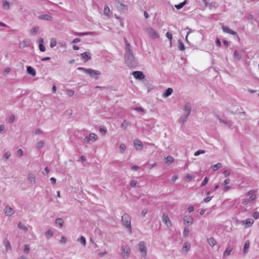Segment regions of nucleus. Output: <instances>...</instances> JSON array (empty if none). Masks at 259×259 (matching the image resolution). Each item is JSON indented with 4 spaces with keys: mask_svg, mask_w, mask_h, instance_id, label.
I'll use <instances>...</instances> for the list:
<instances>
[{
    "mask_svg": "<svg viewBox=\"0 0 259 259\" xmlns=\"http://www.w3.org/2000/svg\"><path fill=\"white\" fill-rule=\"evenodd\" d=\"M121 221L122 223V224L126 228H127L130 232H132V228H131V219L130 215L127 213H124L121 218Z\"/></svg>",
    "mask_w": 259,
    "mask_h": 259,
    "instance_id": "f257e3e1",
    "label": "nucleus"
},
{
    "mask_svg": "<svg viewBox=\"0 0 259 259\" xmlns=\"http://www.w3.org/2000/svg\"><path fill=\"white\" fill-rule=\"evenodd\" d=\"M145 31L149 36L152 38H157L159 37V34L151 27H148L145 29Z\"/></svg>",
    "mask_w": 259,
    "mask_h": 259,
    "instance_id": "f03ea898",
    "label": "nucleus"
},
{
    "mask_svg": "<svg viewBox=\"0 0 259 259\" xmlns=\"http://www.w3.org/2000/svg\"><path fill=\"white\" fill-rule=\"evenodd\" d=\"M78 69L83 71L85 73L89 74L93 77L95 75H98L100 74L99 71L93 70L92 69H85L83 67H78Z\"/></svg>",
    "mask_w": 259,
    "mask_h": 259,
    "instance_id": "7ed1b4c3",
    "label": "nucleus"
},
{
    "mask_svg": "<svg viewBox=\"0 0 259 259\" xmlns=\"http://www.w3.org/2000/svg\"><path fill=\"white\" fill-rule=\"evenodd\" d=\"M138 247L140 252L144 256L147 255V248L144 241H140L138 244Z\"/></svg>",
    "mask_w": 259,
    "mask_h": 259,
    "instance_id": "20e7f679",
    "label": "nucleus"
},
{
    "mask_svg": "<svg viewBox=\"0 0 259 259\" xmlns=\"http://www.w3.org/2000/svg\"><path fill=\"white\" fill-rule=\"evenodd\" d=\"M222 29L225 32L229 33V34L233 35H235L237 37L238 39H239V37L237 32L233 31L231 29L229 28L228 27L223 25Z\"/></svg>",
    "mask_w": 259,
    "mask_h": 259,
    "instance_id": "39448f33",
    "label": "nucleus"
},
{
    "mask_svg": "<svg viewBox=\"0 0 259 259\" xmlns=\"http://www.w3.org/2000/svg\"><path fill=\"white\" fill-rule=\"evenodd\" d=\"M98 139L97 135L95 133H91L90 134L89 136L86 137L84 140L87 141V142H90L91 140H93L94 141H96Z\"/></svg>",
    "mask_w": 259,
    "mask_h": 259,
    "instance_id": "423d86ee",
    "label": "nucleus"
},
{
    "mask_svg": "<svg viewBox=\"0 0 259 259\" xmlns=\"http://www.w3.org/2000/svg\"><path fill=\"white\" fill-rule=\"evenodd\" d=\"M133 75L135 78L138 79H144L145 77L144 74L141 71H134L133 72Z\"/></svg>",
    "mask_w": 259,
    "mask_h": 259,
    "instance_id": "0eeeda50",
    "label": "nucleus"
},
{
    "mask_svg": "<svg viewBox=\"0 0 259 259\" xmlns=\"http://www.w3.org/2000/svg\"><path fill=\"white\" fill-rule=\"evenodd\" d=\"M81 56L84 62H87L91 59V54L89 52L82 53Z\"/></svg>",
    "mask_w": 259,
    "mask_h": 259,
    "instance_id": "6e6552de",
    "label": "nucleus"
},
{
    "mask_svg": "<svg viewBox=\"0 0 259 259\" xmlns=\"http://www.w3.org/2000/svg\"><path fill=\"white\" fill-rule=\"evenodd\" d=\"M162 221L167 226H171V222L167 215L163 214L162 217Z\"/></svg>",
    "mask_w": 259,
    "mask_h": 259,
    "instance_id": "1a4fd4ad",
    "label": "nucleus"
},
{
    "mask_svg": "<svg viewBox=\"0 0 259 259\" xmlns=\"http://www.w3.org/2000/svg\"><path fill=\"white\" fill-rule=\"evenodd\" d=\"M254 223L252 219H247L242 222V224L245 226L246 227H250Z\"/></svg>",
    "mask_w": 259,
    "mask_h": 259,
    "instance_id": "9d476101",
    "label": "nucleus"
},
{
    "mask_svg": "<svg viewBox=\"0 0 259 259\" xmlns=\"http://www.w3.org/2000/svg\"><path fill=\"white\" fill-rule=\"evenodd\" d=\"M130 252H131V249L128 246H126V245L122 246V254H123V255H124L125 256H128V255H130Z\"/></svg>",
    "mask_w": 259,
    "mask_h": 259,
    "instance_id": "9b49d317",
    "label": "nucleus"
},
{
    "mask_svg": "<svg viewBox=\"0 0 259 259\" xmlns=\"http://www.w3.org/2000/svg\"><path fill=\"white\" fill-rule=\"evenodd\" d=\"M184 110L186 112L185 119L187 118L191 110V107L190 104H187L184 107Z\"/></svg>",
    "mask_w": 259,
    "mask_h": 259,
    "instance_id": "f8f14e48",
    "label": "nucleus"
},
{
    "mask_svg": "<svg viewBox=\"0 0 259 259\" xmlns=\"http://www.w3.org/2000/svg\"><path fill=\"white\" fill-rule=\"evenodd\" d=\"M183 220L184 222L187 224H192L193 223V219L190 215H185Z\"/></svg>",
    "mask_w": 259,
    "mask_h": 259,
    "instance_id": "ddd939ff",
    "label": "nucleus"
},
{
    "mask_svg": "<svg viewBox=\"0 0 259 259\" xmlns=\"http://www.w3.org/2000/svg\"><path fill=\"white\" fill-rule=\"evenodd\" d=\"M134 145L136 149H138L139 148L141 150L143 149V144L139 140L136 139L134 141Z\"/></svg>",
    "mask_w": 259,
    "mask_h": 259,
    "instance_id": "4468645a",
    "label": "nucleus"
},
{
    "mask_svg": "<svg viewBox=\"0 0 259 259\" xmlns=\"http://www.w3.org/2000/svg\"><path fill=\"white\" fill-rule=\"evenodd\" d=\"M254 192L255 191L254 190H251L247 193V196L250 195V197L248 198L250 201H252L255 199L256 195L253 194Z\"/></svg>",
    "mask_w": 259,
    "mask_h": 259,
    "instance_id": "2eb2a0df",
    "label": "nucleus"
},
{
    "mask_svg": "<svg viewBox=\"0 0 259 259\" xmlns=\"http://www.w3.org/2000/svg\"><path fill=\"white\" fill-rule=\"evenodd\" d=\"M30 45V41L28 39H25L20 42V46L23 48L29 47Z\"/></svg>",
    "mask_w": 259,
    "mask_h": 259,
    "instance_id": "dca6fc26",
    "label": "nucleus"
},
{
    "mask_svg": "<svg viewBox=\"0 0 259 259\" xmlns=\"http://www.w3.org/2000/svg\"><path fill=\"white\" fill-rule=\"evenodd\" d=\"M27 71L28 73L32 75L33 76H35L36 74V72H35V69L31 66L27 67Z\"/></svg>",
    "mask_w": 259,
    "mask_h": 259,
    "instance_id": "f3484780",
    "label": "nucleus"
},
{
    "mask_svg": "<svg viewBox=\"0 0 259 259\" xmlns=\"http://www.w3.org/2000/svg\"><path fill=\"white\" fill-rule=\"evenodd\" d=\"M39 19H44L47 20H51L53 19V17L49 15H42L39 16Z\"/></svg>",
    "mask_w": 259,
    "mask_h": 259,
    "instance_id": "a211bd4d",
    "label": "nucleus"
},
{
    "mask_svg": "<svg viewBox=\"0 0 259 259\" xmlns=\"http://www.w3.org/2000/svg\"><path fill=\"white\" fill-rule=\"evenodd\" d=\"M5 212L8 215H11L14 213V211L12 208L7 206L5 208Z\"/></svg>",
    "mask_w": 259,
    "mask_h": 259,
    "instance_id": "6ab92c4d",
    "label": "nucleus"
},
{
    "mask_svg": "<svg viewBox=\"0 0 259 259\" xmlns=\"http://www.w3.org/2000/svg\"><path fill=\"white\" fill-rule=\"evenodd\" d=\"M117 8L120 10H126L127 7L124 4L121 3L119 2H117Z\"/></svg>",
    "mask_w": 259,
    "mask_h": 259,
    "instance_id": "aec40b11",
    "label": "nucleus"
},
{
    "mask_svg": "<svg viewBox=\"0 0 259 259\" xmlns=\"http://www.w3.org/2000/svg\"><path fill=\"white\" fill-rule=\"evenodd\" d=\"M250 242L249 240H247L244 244L243 247V251L244 253H246L248 251V248L249 247Z\"/></svg>",
    "mask_w": 259,
    "mask_h": 259,
    "instance_id": "412c9836",
    "label": "nucleus"
},
{
    "mask_svg": "<svg viewBox=\"0 0 259 259\" xmlns=\"http://www.w3.org/2000/svg\"><path fill=\"white\" fill-rule=\"evenodd\" d=\"M190 248V244L188 242H185L184 244L182 250L185 252H187Z\"/></svg>",
    "mask_w": 259,
    "mask_h": 259,
    "instance_id": "4be33fe9",
    "label": "nucleus"
},
{
    "mask_svg": "<svg viewBox=\"0 0 259 259\" xmlns=\"http://www.w3.org/2000/svg\"><path fill=\"white\" fill-rule=\"evenodd\" d=\"M3 6L5 9H9L10 7V4L7 0H3Z\"/></svg>",
    "mask_w": 259,
    "mask_h": 259,
    "instance_id": "5701e85b",
    "label": "nucleus"
},
{
    "mask_svg": "<svg viewBox=\"0 0 259 259\" xmlns=\"http://www.w3.org/2000/svg\"><path fill=\"white\" fill-rule=\"evenodd\" d=\"M208 242L211 246H214L217 243V241L213 238H210L208 239Z\"/></svg>",
    "mask_w": 259,
    "mask_h": 259,
    "instance_id": "b1692460",
    "label": "nucleus"
},
{
    "mask_svg": "<svg viewBox=\"0 0 259 259\" xmlns=\"http://www.w3.org/2000/svg\"><path fill=\"white\" fill-rule=\"evenodd\" d=\"M18 228L22 230L23 231L26 232L28 230L27 228L23 224H22L21 222H20L18 225Z\"/></svg>",
    "mask_w": 259,
    "mask_h": 259,
    "instance_id": "393cba45",
    "label": "nucleus"
},
{
    "mask_svg": "<svg viewBox=\"0 0 259 259\" xmlns=\"http://www.w3.org/2000/svg\"><path fill=\"white\" fill-rule=\"evenodd\" d=\"M165 162L168 164H171L174 161V158L170 156H168L165 158Z\"/></svg>",
    "mask_w": 259,
    "mask_h": 259,
    "instance_id": "a878e982",
    "label": "nucleus"
},
{
    "mask_svg": "<svg viewBox=\"0 0 259 259\" xmlns=\"http://www.w3.org/2000/svg\"><path fill=\"white\" fill-rule=\"evenodd\" d=\"M172 93V89L171 88H168L166 92L164 93L163 96L164 97H168V96L170 95Z\"/></svg>",
    "mask_w": 259,
    "mask_h": 259,
    "instance_id": "bb28decb",
    "label": "nucleus"
},
{
    "mask_svg": "<svg viewBox=\"0 0 259 259\" xmlns=\"http://www.w3.org/2000/svg\"><path fill=\"white\" fill-rule=\"evenodd\" d=\"M28 180L30 182L35 183V176L32 174H29L28 175Z\"/></svg>",
    "mask_w": 259,
    "mask_h": 259,
    "instance_id": "cd10ccee",
    "label": "nucleus"
},
{
    "mask_svg": "<svg viewBox=\"0 0 259 259\" xmlns=\"http://www.w3.org/2000/svg\"><path fill=\"white\" fill-rule=\"evenodd\" d=\"M110 10L109 8L107 6H105L104 9V13L107 16H109Z\"/></svg>",
    "mask_w": 259,
    "mask_h": 259,
    "instance_id": "c85d7f7f",
    "label": "nucleus"
},
{
    "mask_svg": "<svg viewBox=\"0 0 259 259\" xmlns=\"http://www.w3.org/2000/svg\"><path fill=\"white\" fill-rule=\"evenodd\" d=\"M222 167V164L220 163H218L217 164H214L212 166V168L214 170H217L220 168Z\"/></svg>",
    "mask_w": 259,
    "mask_h": 259,
    "instance_id": "c756f323",
    "label": "nucleus"
},
{
    "mask_svg": "<svg viewBox=\"0 0 259 259\" xmlns=\"http://www.w3.org/2000/svg\"><path fill=\"white\" fill-rule=\"evenodd\" d=\"M56 223L59 225L60 227H62L63 225V220L61 218H58L56 221Z\"/></svg>",
    "mask_w": 259,
    "mask_h": 259,
    "instance_id": "7c9ffc66",
    "label": "nucleus"
},
{
    "mask_svg": "<svg viewBox=\"0 0 259 259\" xmlns=\"http://www.w3.org/2000/svg\"><path fill=\"white\" fill-rule=\"evenodd\" d=\"M186 1H184L181 3H180V4L179 5H175V7L178 9V10H179V9H181V8H182L184 5L186 4Z\"/></svg>",
    "mask_w": 259,
    "mask_h": 259,
    "instance_id": "2f4dec72",
    "label": "nucleus"
},
{
    "mask_svg": "<svg viewBox=\"0 0 259 259\" xmlns=\"http://www.w3.org/2000/svg\"><path fill=\"white\" fill-rule=\"evenodd\" d=\"M193 178V175L191 174H188L185 177V180L188 181H190L192 180V179Z\"/></svg>",
    "mask_w": 259,
    "mask_h": 259,
    "instance_id": "473e14b6",
    "label": "nucleus"
},
{
    "mask_svg": "<svg viewBox=\"0 0 259 259\" xmlns=\"http://www.w3.org/2000/svg\"><path fill=\"white\" fill-rule=\"evenodd\" d=\"M232 250V248H227L224 253V256H227V255H230Z\"/></svg>",
    "mask_w": 259,
    "mask_h": 259,
    "instance_id": "72a5a7b5",
    "label": "nucleus"
},
{
    "mask_svg": "<svg viewBox=\"0 0 259 259\" xmlns=\"http://www.w3.org/2000/svg\"><path fill=\"white\" fill-rule=\"evenodd\" d=\"M56 46V40L54 38H52L51 40L50 46L51 48H53Z\"/></svg>",
    "mask_w": 259,
    "mask_h": 259,
    "instance_id": "f704fd0d",
    "label": "nucleus"
},
{
    "mask_svg": "<svg viewBox=\"0 0 259 259\" xmlns=\"http://www.w3.org/2000/svg\"><path fill=\"white\" fill-rule=\"evenodd\" d=\"M7 250L11 249V245L9 241H5L4 242Z\"/></svg>",
    "mask_w": 259,
    "mask_h": 259,
    "instance_id": "c9c22d12",
    "label": "nucleus"
},
{
    "mask_svg": "<svg viewBox=\"0 0 259 259\" xmlns=\"http://www.w3.org/2000/svg\"><path fill=\"white\" fill-rule=\"evenodd\" d=\"M125 44H126V50H128L129 51H131L130 49V44L127 41V39L126 38H124Z\"/></svg>",
    "mask_w": 259,
    "mask_h": 259,
    "instance_id": "e433bc0d",
    "label": "nucleus"
},
{
    "mask_svg": "<svg viewBox=\"0 0 259 259\" xmlns=\"http://www.w3.org/2000/svg\"><path fill=\"white\" fill-rule=\"evenodd\" d=\"M79 241L81 243H82L84 246L86 244V239L84 237L81 236L79 239Z\"/></svg>",
    "mask_w": 259,
    "mask_h": 259,
    "instance_id": "4c0bfd02",
    "label": "nucleus"
},
{
    "mask_svg": "<svg viewBox=\"0 0 259 259\" xmlns=\"http://www.w3.org/2000/svg\"><path fill=\"white\" fill-rule=\"evenodd\" d=\"M38 27H35L33 28L31 30L30 32H31V33L32 34H36V33H37V32H38Z\"/></svg>",
    "mask_w": 259,
    "mask_h": 259,
    "instance_id": "58836bf2",
    "label": "nucleus"
},
{
    "mask_svg": "<svg viewBox=\"0 0 259 259\" xmlns=\"http://www.w3.org/2000/svg\"><path fill=\"white\" fill-rule=\"evenodd\" d=\"M119 149L121 152H123L126 149V146L124 144H121L119 146Z\"/></svg>",
    "mask_w": 259,
    "mask_h": 259,
    "instance_id": "ea45409f",
    "label": "nucleus"
},
{
    "mask_svg": "<svg viewBox=\"0 0 259 259\" xmlns=\"http://www.w3.org/2000/svg\"><path fill=\"white\" fill-rule=\"evenodd\" d=\"M189 233V228H185L184 229V232H183V234H184V236L185 237H186L188 236V234Z\"/></svg>",
    "mask_w": 259,
    "mask_h": 259,
    "instance_id": "a19ab883",
    "label": "nucleus"
},
{
    "mask_svg": "<svg viewBox=\"0 0 259 259\" xmlns=\"http://www.w3.org/2000/svg\"><path fill=\"white\" fill-rule=\"evenodd\" d=\"M205 153V151L202 150H198V151H197L195 152L194 155L195 156H198V155H199L200 154H203V153Z\"/></svg>",
    "mask_w": 259,
    "mask_h": 259,
    "instance_id": "79ce46f5",
    "label": "nucleus"
},
{
    "mask_svg": "<svg viewBox=\"0 0 259 259\" xmlns=\"http://www.w3.org/2000/svg\"><path fill=\"white\" fill-rule=\"evenodd\" d=\"M166 36L167 37V38L170 40V41H171L172 38V34L169 33V32H167L166 34Z\"/></svg>",
    "mask_w": 259,
    "mask_h": 259,
    "instance_id": "37998d69",
    "label": "nucleus"
},
{
    "mask_svg": "<svg viewBox=\"0 0 259 259\" xmlns=\"http://www.w3.org/2000/svg\"><path fill=\"white\" fill-rule=\"evenodd\" d=\"M39 48L41 52H45L46 51V48L43 44H39Z\"/></svg>",
    "mask_w": 259,
    "mask_h": 259,
    "instance_id": "c03bdc74",
    "label": "nucleus"
},
{
    "mask_svg": "<svg viewBox=\"0 0 259 259\" xmlns=\"http://www.w3.org/2000/svg\"><path fill=\"white\" fill-rule=\"evenodd\" d=\"M74 91L71 90H69L67 91V94L69 97L72 96L74 95Z\"/></svg>",
    "mask_w": 259,
    "mask_h": 259,
    "instance_id": "a18cd8bd",
    "label": "nucleus"
},
{
    "mask_svg": "<svg viewBox=\"0 0 259 259\" xmlns=\"http://www.w3.org/2000/svg\"><path fill=\"white\" fill-rule=\"evenodd\" d=\"M30 250V247L29 245H25L24 246V252L28 253Z\"/></svg>",
    "mask_w": 259,
    "mask_h": 259,
    "instance_id": "49530a36",
    "label": "nucleus"
},
{
    "mask_svg": "<svg viewBox=\"0 0 259 259\" xmlns=\"http://www.w3.org/2000/svg\"><path fill=\"white\" fill-rule=\"evenodd\" d=\"M234 57L235 58L237 59H240L241 57L239 55L238 52H237V51H235V52H234Z\"/></svg>",
    "mask_w": 259,
    "mask_h": 259,
    "instance_id": "de8ad7c7",
    "label": "nucleus"
},
{
    "mask_svg": "<svg viewBox=\"0 0 259 259\" xmlns=\"http://www.w3.org/2000/svg\"><path fill=\"white\" fill-rule=\"evenodd\" d=\"M66 240H67L66 238L65 237L62 236L61 237L60 242L62 244H65L66 242Z\"/></svg>",
    "mask_w": 259,
    "mask_h": 259,
    "instance_id": "09e8293b",
    "label": "nucleus"
},
{
    "mask_svg": "<svg viewBox=\"0 0 259 259\" xmlns=\"http://www.w3.org/2000/svg\"><path fill=\"white\" fill-rule=\"evenodd\" d=\"M137 181L136 180H132L130 183V185L132 187H135L137 185Z\"/></svg>",
    "mask_w": 259,
    "mask_h": 259,
    "instance_id": "8fccbe9b",
    "label": "nucleus"
},
{
    "mask_svg": "<svg viewBox=\"0 0 259 259\" xmlns=\"http://www.w3.org/2000/svg\"><path fill=\"white\" fill-rule=\"evenodd\" d=\"M148 212V209L147 208H144L141 212V214L142 216L144 217Z\"/></svg>",
    "mask_w": 259,
    "mask_h": 259,
    "instance_id": "3c124183",
    "label": "nucleus"
},
{
    "mask_svg": "<svg viewBox=\"0 0 259 259\" xmlns=\"http://www.w3.org/2000/svg\"><path fill=\"white\" fill-rule=\"evenodd\" d=\"M208 178L207 177L205 178L201 184V186H204L205 185H206L207 184V183L208 182Z\"/></svg>",
    "mask_w": 259,
    "mask_h": 259,
    "instance_id": "603ef678",
    "label": "nucleus"
},
{
    "mask_svg": "<svg viewBox=\"0 0 259 259\" xmlns=\"http://www.w3.org/2000/svg\"><path fill=\"white\" fill-rule=\"evenodd\" d=\"M90 33L89 32H85V33H75V34L76 35H79V36H83V35H88L89 34H90Z\"/></svg>",
    "mask_w": 259,
    "mask_h": 259,
    "instance_id": "864d4df0",
    "label": "nucleus"
},
{
    "mask_svg": "<svg viewBox=\"0 0 259 259\" xmlns=\"http://www.w3.org/2000/svg\"><path fill=\"white\" fill-rule=\"evenodd\" d=\"M23 152L22 151V150L21 149H19L17 151V154L19 156H21L22 155H23Z\"/></svg>",
    "mask_w": 259,
    "mask_h": 259,
    "instance_id": "5fc2aeb1",
    "label": "nucleus"
},
{
    "mask_svg": "<svg viewBox=\"0 0 259 259\" xmlns=\"http://www.w3.org/2000/svg\"><path fill=\"white\" fill-rule=\"evenodd\" d=\"M44 142L40 141V142H39L38 143V144L37 145V148H38V149L41 148L44 146Z\"/></svg>",
    "mask_w": 259,
    "mask_h": 259,
    "instance_id": "6e6d98bb",
    "label": "nucleus"
},
{
    "mask_svg": "<svg viewBox=\"0 0 259 259\" xmlns=\"http://www.w3.org/2000/svg\"><path fill=\"white\" fill-rule=\"evenodd\" d=\"M53 233L52 231L49 230L46 232V235L49 237H52L53 236Z\"/></svg>",
    "mask_w": 259,
    "mask_h": 259,
    "instance_id": "4d7b16f0",
    "label": "nucleus"
},
{
    "mask_svg": "<svg viewBox=\"0 0 259 259\" xmlns=\"http://www.w3.org/2000/svg\"><path fill=\"white\" fill-rule=\"evenodd\" d=\"M179 49L181 51H183L185 49L184 45L183 43L181 42L179 46Z\"/></svg>",
    "mask_w": 259,
    "mask_h": 259,
    "instance_id": "13d9d810",
    "label": "nucleus"
},
{
    "mask_svg": "<svg viewBox=\"0 0 259 259\" xmlns=\"http://www.w3.org/2000/svg\"><path fill=\"white\" fill-rule=\"evenodd\" d=\"M11 155V154L9 152H6L5 155H4V157L6 159H8L9 157Z\"/></svg>",
    "mask_w": 259,
    "mask_h": 259,
    "instance_id": "bf43d9fd",
    "label": "nucleus"
},
{
    "mask_svg": "<svg viewBox=\"0 0 259 259\" xmlns=\"http://www.w3.org/2000/svg\"><path fill=\"white\" fill-rule=\"evenodd\" d=\"M252 216L255 219H257L259 217V214L258 213V212H254L253 214H252Z\"/></svg>",
    "mask_w": 259,
    "mask_h": 259,
    "instance_id": "052dcab7",
    "label": "nucleus"
},
{
    "mask_svg": "<svg viewBox=\"0 0 259 259\" xmlns=\"http://www.w3.org/2000/svg\"><path fill=\"white\" fill-rule=\"evenodd\" d=\"M212 197H207L205 198L204 199L203 201L205 202H207L208 201H209L211 199H212Z\"/></svg>",
    "mask_w": 259,
    "mask_h": 259,
    "instance_id": "680f3d73",
    "label": "nucleus"
},
{
    "mask_svg": "<svg viewBox=\"0 0 259 259\" xmlns=\"http://www.w3.org/2000/svg\"><path fill=\"white\" fill-rule=\"evenodd\" d=\"M100 131L101 132V133H102L103 134V135H105L106 132V129H105L104 128H102V127H100Z\"/></svg>",
    "mask_w": 259,
    "mask_h": 259,
    "instance_id": "e2e57ef3",
    "label": "nucleus"
},
{
    "mask_svg": "<svg viewBox=\"0 0 259 259\" xmlns=\"http://www.w3.org/2000/svg\"><path fill=\"white\" fill-rule=\"evenodd\" d=\"M80 39L79 38H75L73 39L72 42L73 43H77L80 41Z\"/></svg>",
    "mask_w": 259,
    "mask_h": 259,
    "instance_id": "0e129e2a",
    "label": "nucleus"
},
{
    "mask_svg": "<svg viewBox=\"0 0 259 259\" xmlns=\"http://www.w3.org/2000/svg\"><path fill=\"white\" fill-rule=\"evenodd\" d=\"M178 178V175H174L172 176V178H171V180L173 181V182H175V181H176Z\"/></svg>",
    "mask_w": 259,
    "mask_h": 259,
    "instance_id": "69168bd1",
    "label": "nucleus"
},
{
    "mask_svg": "<svg viewBox=\"0 0 259 259\" xmlns=\"http://www.w3.org/2000/svg\"><path fill=\"white\" fill-rule=\"evenodd\" d=\"M49 171H50V170H49V168L48 167H46L45 168V170H44V171L43 172V174H47L49 173Z\"/></svg>",
    "mask_w": 259,
    "mask_h": 259,
    "instance_id": "338daca9",
    "label": "nucleus"
},
{
    "mask_svg": "<svg viewBox=\"0 0 259 259\" xmlns=\"http://www.w3.org/2000/svg\"><path fill=\"white\" fill-rule=\"evenodd\" d=\"M250 202L249 199H246L243 201V204L244 205H246Z\"/></svg>",
    "mask_w": 259,
    "mask_h": 259,
    "instance_id": "774afa93",
    "label": "nucleus"
}]
</instances>
